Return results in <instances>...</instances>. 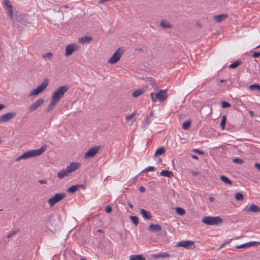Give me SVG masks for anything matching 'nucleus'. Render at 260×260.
<instances>
[{
    "instance_id": "nucleus-1",
    "label": "nucleus",
    "mask_w": 260,
    "mask_h": 260,
    "mask_svg": "<svg viewBox=\"0 0 260 260\" xmlns=\"http://www.w3.org/2000/svg\"><path fill=\"white\" fill-rule=\"evenodd\" d=\"M47 146L44 145L40 148L36 150H31L24 152L22 155L18 157L16 161H18L21 159H27L32 157L40 155L46 150Z\"/></svg>"
},
{
    "instance_id": "nucleus-2",
    "label": "nucleus",
    "mask_w": 260,
    "mask_h": 260,
    "mask_svg": "<svg viewBox=\"0 0 260 260\" xmlns=\"http://www.w3.org/2000/svg\"><path fill=\"white\" fill-rule=\"evenodd\" d=\"M69 87L68 85L59 87L53 93L51 96V100L56 103L59 102L60 100L63 97L64 93L69 90Z\"/></svg>"
},
{
    "instance_id": "nucleus-3",
    "label": "nucleus",
    "mask_w": 260,
    "mask_h": 260,
    "mask_svg": "<svg viewBox=\"0 0 260 260\" xmlns=\"http://www.w3.org/2000/svg\"><path fill=\"white\" fill-rule=\"evenodd\" d=\"M202 222L209 225H218L223 221L222 219L219 216H205L202 220Z\"/></svg>"
},
{
    "instance_id": "nucleus-4",
    "label": "nucleus",
    "mask_w": 260,
    "mask_h": 260,
    "mask_svg": "<svg viewBox=\"0 0 260 260\" xmlns=\"http://www.w3.org/2000/svg\"><path fill=\"white\" fill-rule=\"evenodd\" d=\"M150 97L153 102H156L157 101L163 102L167 97V91L166 90H160L157 93L152 92Z\"/></svg>"
},
{
    "instance_id": "nucleus-5",
    "label": "nucleus",
    "mask_w": 260,
    "mask_h": 260,
    "mask_svg": "<svg viewBox=\"0 0 260 260\" xmlns=\"http://www.w3.org/2000/svg\"><path fill=\"white\" fill-rule=\"evenodd\" d=\"M66 197V194L64 192L57 193L48 200V203L50 207L61 201Z\"/></svg>"
},
{
    "instance_id": "nucleus-6",
    "label": "nucleus",
    "mask_w": 260,
    "mask_h": 260,
    "mask_svg": "<svg viewBox=\"0 0 260 260\" xmlns=\"http://www.w3.org/2000/svg\"><path fill=\"white\" fill-rule=\"evenodd\" d=\"M123 53L124 50L122 48H118L112 56L108 59V63L110 64L116 63L119 60Z\"/></svg>"
},
{
    "instance_id": "nucleus-7",
    "label": "nucleus",
    "mask_w": 260,
    "mask_h": 260,
    "mask_svg": "<svg viewBox=\"0 0 260 260\" xmlns=\"http://www.w3.org/2000/svg\"><path fill=\"white\" fill-rule=\"evenodd\" d=\"M48 84V80L47 79H44L41 85H39L36 88L32 90L30 92L29 95L31 96L38 95L40 93L44 91Z\"/></svg>"
},
{
    "instance_id": "nucleus-8",
    "label": "nucleus",
    "mask_w": 260,
    "mask_h": 260,
    "mask_svg": "<svg viewBox=\"0 0 260 260\" xmlns=\"http://www.w3.org/2000/svg\"><path fill=\"white\" fill-rule=\"evenodd\" d=\"M44 103L43 99H39L32 103L28 107L29 112H32L36 111L38 108L41 107Z\"/></svg>"
},
{
    "instance_id": "nucleus-9",
    "label": "nucleus",
    "mask_w": 260,
    "mask_h": 260,
    "mask_svg": "<svg viewBox=\"0 0 260 260\" xmlns=\"http://www.w3.org/2000/svg\"><path fill=\"white\" fill-rule=\"evenodd\" d=\"M177 246L183 247L188 249H193L195 248L194 243L191 241H181L177 243Z\"/></svg>"
},
{
    "instance_id": "nucleus-10",
    "label": "nucleus",
    "mask_w": 260,
    "mask_h": 260,
    "mask_svg": "<svg viewBox=\"0 0 260 260\" xmlns=\"http://www.w3.org/2000/svg\"><path fill=\"white\" fill-rule=\"evenodd\" d=\"M3 5L5 7L8 12V16L11 19L13 18V11L12 9V6L9 0H3Z\"/></svg>"
},
{
    "instance_id": "nucleus-11",
    "label": "nucleus",
    "mask_w": 260,
    "mask_h": 260,
    "mask_svg": "<svg viewBox=\"0 0 260 260\" xmlns=\"http://www.w3.org/2000/svg\"><path fill=\"white\" fill-rule=\"evenodd\" d=\"M100 149V146H95L90 148L84 155L85 158H91L94 156Z\"/></svg>"
},
{
    "instance_id": "nucleus-12",
    "label": "nucleus",
    "mask_w": 260,
    "mask_h": 260,
    "mask_svg": "<svg viewBox=\"0 0 260 260\" xmlns=\"http://www.w3.org/2000/svg\"><path fill=\"white\" fill-rule=\"evenodd\" d=\"M78 50V47L76 44H69L66 47L65 55L66 56H69L71 55L75 51H77Z\"/></svg>"
},
{
    "instance_id": "nucleus-13",
    "label": "nucleus",
    "mask_w": 260,
    "mask_h": 260,
    "mask_svg": "<svg viewBox=\"0 0 260 260\" xmlns=\"http://www.w3.org/2000/svg\"><path fill=\"white\" fill-rule=\"evenodd\" d=\"M16 116L14 112H8L0 116V122H6L12 119Z\"/></svg>"
},
{
    "instance_id": "nucleus-14",
    "label": "nucleus",
    "mask_w": 260,
    "mask_h": 260,
    "mask_svg": "<svg viewBox=\"0 0 260 260\" xmlns=\"http://www.w3.org/2000/svg\"><path fill=\"white\" fill-rule=\"evenodd\" d=\"M80 166V165L79 162H72L70 163L69 166H67L66 170H67V173L69 174L78 169Z\"/></svg>"
},
{
    "instance_id": "nucleus-15",
    "label": "nucleus",
    "mask_w": 260,
    "mask_h": 260,
    "mask_svg": "<svg viewBox=\"0 0 260 260\" xmlns=\"http://www.w3.org/2000/svg\"><path fill=\"white\" fill-rule=\"evenodd\" d=\"M244 211L246 212H260V208L254 204H251L250 207H246L244 209Z\"/></svg>"
},
{
    "instance_id": "nucleus-16",
    "label": "nucleus",
    "mask_w": 260,
    "mask_h": 260,
    "mask_svg": "<svg viewBox=\"0 0 260 260\" xmlns=\"http://www.w3.org/2000/svg\"><path fill=\"white\" fill-rule=\"evenodd\" d=\"M154 116L153 112H151L148 116H147L143 121L144 127L147 128L150 123L151 122L152 118Z\"/></svg>"
},
{
    "instance_id": "nucleus-17",
    "label": "nucleus",
    "mask_w": 260,
    "mask_h": 260,
    "mask_svg": "<svg viewBox=\"0 0 260 260\" xmlns=\"http://www.w3.org/2000/svg\"><path fill=\"white\" fill-rule=\"evenodd\" d=\"M148 230L154 233L157 232L161 230V227L158 224L151 223L148 227Z\"/></svg>"
},
{
    "instance_id": "nucleus-18",
    "label": "nucleus",
    "mask_w": 260,
    "mask_h": 260,
    "mask_svg": "<svg viewBox=\"0 0 260 260\" xmlns=\"http://www.w3.org/2000/svg\"><path fill=\"white\" fill-rule=\"evenodd\" d=\"M228 17V15L226 14H221L218 15H215L213 17L214 20L216 22H220L224 20Z\"/></svg>"
},
{
    "instance_id": "nucleus-19",
    "label": "nucleus",
    "mask_w": 260,
    "mask_h": 260,
    "mask_svg": "<svg viewBox=\"0 0 260 260\" xmlns=\"http://www.w3.org/2000/svg\"><path fill=\"white\" fill-rule=\"evenodd\" d=\"M140 214L142 217L146 219L150 220L152 218L150 212L144 209H141L140 210Z\"/></svg>"
},
{
    "instance_id": "nucleus-20",
    "label": "nucleus",
    "mask_w": 260,
    "mask_h": 260,
    "mask_svg": "<svg viewBox=\"0 0 260 260\" xmlns=\"http://www.w3.org/2000/svg\"><path fill=\"white\" fill-rule=\"evenodd\" d=\"M160 175L170 178H172L174 176L173 173L172 171L166 170L161 171V172L160 173Z\"/></svg>"
},
{
    "instance_id": "nucleus-21",
    "label": "nucleus",
    "mask_w": 260,
    "mask_h": 260,
    "mask_svg": "<svg viewBox=\"0 0 260 260\" xmlns=\"http://www.w3.org/2000/svg\"><path fill=\"white\" fill-rule=\"evenodd\" d=\"M83 187V185H72L68 189L67 191L69 192H70V193H73V192H75L76 191H77V190H78V189L80 187Z\"/></svg>"
},
{
    "instance_id": "nucleus-22",
    "label": "nucleus",
    "mask_w": 260,
    "mask_h": 260,
    "mask_svg": "<svg viewBox=\"0 0 260 260\" xmlns=\"http://www.w3.org/2000/svg\"><path fill=\"white\" fill-rule=\"evenodd\" d=\"M160 26L164 28H172L173 27V25L164 20H161L160 22Z\"/></svg>"
},
{
    "instance_id": "nucleus-23",
    "label": "nucleus",
    "mask_w": 260,
    "mask_h": 260,
    "mask_svg": "<svg viewBox=\"0 0 260 260\" xmlns=\"http://www.w3.org/2000/svg\"><path fill=\"white\" fill-rule=\"evenodd\" d=\"M92 38L88 36H84L83 37L79 39V42L82 43V44L89 43L91 41Z\"/></svg>"
},
{
    "instance_id": "nucleus-24",
    "label": "nucleus",
    "mask_w": 260,
    "mask_h": 260,
    "mask_svg": "<svg viewBox=\"0 0 260 260\" xmlns=\"http://www.w3.org/2000/svg\"><path fill=\"white\" fill-rule=\"evenodd\" d=\"M145 91V90L143 88L138 89L133 92V96L135 98H137L142 95Z\"/></svg>"
},
{
    "instance_id": "nucleus-25",
    "label": "nucleus",
    "mask_w": 260,
    "mask_h": 260,
    "mask_svg": "<svg viewBox=\"0 0 260 260\" xmlns=\"http://www.w3.org/2000/svg\"><path fill=\"white\" fill-rule=\"evenodd\" d=\"M69 175V174H68V173H67V170L65 169L61 170L59 172H58L57 176L58 178L62 179L66 176H68Z\"/></svg>"
},
{
    "instance_id": "nucleus-26",
    "label": "nucleus",
    "mask_w": 260,
    "mask_h": 260,
    "mask_svg": "<svg viewBox=\"0 0 260 260\" xmlns=\"http://www.w3.org/2000/svg\"><path fill=\"white\" fill-rule=\"evenodd\" d=\"M254 244H255V242H250L246 243H244V244H243L237 246L236 247L237 249H241V248H247V247H248L249 246H250L254 245Z\"/></svg>"
},
{
    "instance_id": "nucleus-27",
    "label": "nucleus",
    "mask_w": 260,
    "mask_h": 260,
    "mask_svg": "<svg viewBox=\"0 0 260 260\" xmlns=\"http://www.w3.org/2000/svg\"><path fill=\"white\" fill-rule=\"evenodd\" d=\"M129 260H145V258L142 255H132Z\"/></svg>"
},
{
    "instance_id": "nucleus-28",
    "label": "nucleus",
    "mask_w": 260,
    "mask_h": 260,
    "mask_svg": "<svg viewBox=\"0 0 260 260\" xmlns=\"http://www.w3.org/2000/svg\"><path fill=\"white\" fill-rule=\"evenodd\" d=\"M57 103L53 101L51 99L50 103L49 105H48V107L46 108V110L47 112H49L51 111L53 108L55 107Z\"/></svg>"
},
{
    "instance_id": "nucleus-29",
    "label": "nucleus",
    "mask_w": 260,
    "mask_h": 260,
    "mask_svg": "<svg viewBox=\"0 0 260 260\" xmlns=\"http://www.w3.org/2000/svg\"><path fill=\"white\" fill-rule=\"evenodd\" d=\"M165 152V148L164 147H160L158 148L156 150L155 153H154V155L157 156L158 155H162V154H164Z\"/></svg>"
},
{
    "instance_id": "nucleus-30",
    "label": "nucleus",
    "mask_w": 260,
    "mask_h": 260,
    "mask_svg": "<svg viewBox=\"0 0 260 260\" xmlns=\"http://www.w3.org/2000/svg\"><path fill=\"white\" fill-rule=\"evenodd\" d=\"M220 178L221 181H222L226 184H228L230 185H232L233 184L232 182L227 177L225 176L221 175L220 176Z\"/></svg>"
},
{
    "instance_id": "nucleus-31",
    "label": "nucleus",
    "mask_w": 260,
    "mask_h": 260,
    "mask_svg": "<svg viewBox=\"0 0 260 260\" xmlns=\"http://www.w3.org/2000/svg\"><path fill=\"white\" fill-rule=\"evenodd\" d=\"M226 120V115L222 116L221 121L220 124V126L222 130L224 129L225 128Z\"/></svg>"
},
{
    "instance_id": "nucleus-32",
    "label": "nucleus",
    "mask_w": 260,
    "mask_h": 260,
    "mask_svg": "<svg viewBox=\"0 0 260 260\" xmlns=\"http://www.w3.org/2000/svg\"><path fill=\"white\" fill-rule=\"evenodd\" d=\"M242 64V61L240 60H237L234 63H231L229 67L231 69H235L237 68L238 66Z\"/></svg>"
},
{
    "instance_id": "nucleus-33",
    "label": "nucleus",
    "mask_w": 260,
    "mask_h": 260,
    "mask_svg": "<svg viewBox=\"0 0 260 260\" xmlns=\"http://www.w3.org/2000/svg\"><path fill=\"white\" fill-rule=\"evenodd\" d=\"M235 199L238 201H242L244 199V196L240 192H237L235 195Z\"/></svg>"
},
{
    "instance_id": "nucleus-34",
    "label": "nucleus",
    "mask_w": 260,
    "mask_h": 260,
    "mask_svg": "<svg viewBox=\"0 0 260 260\" xmlns=\"http://www.w3.org/2000/svg\"><path fill=\"white\" fill-rule=\"evenodd\" d=\"M130 218L135 225H137L139 224V218L137 216H131Z\"/></svg>"
},
{
    "instance_id": "nucleus-35",
    "label": "nucleus",
    "mask_w": 260,
    "mask_h": 260,
    "mask_svg": "<svg viewBox=\"0 0 260 260\" xmlns=\"http://www.w3.org/2000/svg\"><path fill=\"white\" fill-rule=\"evenodd\" d=\"M249 88L252 90H257L258 91H260V86L258 84L250 85L249 86Z\"/></svg>"
},
{
    "instance_id": "nucleus-36",
    "label": "nucleus",
    "mask_w": 260,
    "mask_h": 260,
    "mask_svg": "<svg viewBox=\"0 0 260 260\" xmlns=\"http://www.w3.org/2000/svg\"><path fill=\"white\" fill-rule=\"evenodd\" d=\"M190 124H191V123H190V121H189V120L186 121L182 124V128L185 130L187 129L190 127Z\"/></svg>"
},
{
    "instance_id": "nucleus-37",
    "label": "nucleus",
    "mask_w": 260,
    "mask_h": 260,
    "mask_svg": "<svg viewBox=\"0 0 260 260\" xmlns=\"http://www.w3.org/2000/svg\"><path fill=\"white\" fill-rule=\"evenodd\" d=\"M176 212L180 215H183L185 213V211L182 208L177 207L176 209Z\"/></svg>"
},
{
    "instance_id": "nucleus-38",
    "label": "nucleus",
    "mask_w": 260,
    "mask_h": 260,
    "mask_svg": "<svg viewBox=\"0 0 260 260\" xmlns=\"http://www.w3.org/2000/svg\"><path fill=\"white\" fill-rule=\"evenodd\" d=\"M155 168L154 167L149 166L146 168L144 170L142 171V173L149 172V171H154Z\"/></svg>"
},
{
    "instance_id": "nucleus-39",
    "label": "nucleus",
    "mask_w": 260,
    "mask_h": 260,
    "mask_svg": "<svg viewBox=\"0 0 260 260\" xmlns=\"http://www.w3.org/2000/svg\"><path fill=\"white\" fill-rule=\"evenodd\" d=\"M136 114L135 113L133 112L130 115H127L125 117V120L126 122H128L129 120H130L132 118H133L135 116Z\"/></svg>"
},
{
    "instance_id": "nucleus-40",
    "label": "nucleus",
    "mask_w": 260,
    "mask_h": 260,
    "mask_svg": "<svg viewBox=\"0 0 260 260\" xmlns=\"http://www.w3.org/2000/svg\"><path fill=\"white\" fill-rule=\"evenodd\" d=\"M231 107V104L225 101L222 102V107L223 108H227Z\"/></svg>"
},
{
    "instance_id": "nucleus-41",
    "label": "nucleus",
    "mask_w": 260,
    "mask_h": 260,
    "mask_svg": "<svg viewBox=\"0 0 260 260\" xmlns=\"http://www.w3.org/2000/svg\"><path fill=\"white\" fill-rule=\"evenodd\" d=\"M18 231L19 229L11 231L10 234L7 235V238H10L13 235L16 234Z\"/></svg>"
},
{
    "instance_id": "nucleus-42",
    "label": "nucleus",
    "mask_w": 260,
    "mask_h": 260,
    "mask_svg": "<svg viewBox=\"0 0 260 260\" xmlns=\"http://www.w3.org/2000/svg\"><path fill=\"white\" fill-rule=\"evenodd\" d=\"M233 162L238 164H242L244 162V161L242 159L235 158L233 159Z\"/></svg>"
},
{
    "instance_id": "nucleus-43",
    "label": "nucleus",
    "mask_w": 260,
    "mask_h": 260,
    "mask_svg": "<svg viewBox=\"0 0 260 260\" xmlns=\"http://www.w3.org/2000/svg\"><path fill=\"white\" fill-rule=\"evenodd\" d=\"M52 56V53L51 52H47V53L44 54L43 56H42V57L43 58H46V57H48V58H51V57Z\"/></svg>"
},
{
    "instance_id": "nucleus-44",
    "label": "nucleus",
    "mask_w": 260,
    "mask_h": 260,
    "mask_svg": "<svg viewBox=\"0 0 260 260\" xmlns=\"http://www.w3.org/2000/svg\"><path fill=\"white\" fill-rule=\"evenodd\" d=\"M112 207L110 206H107L105 208V211L107 213H111L112 212Z\"/></svg>"
},
{
    "instance_id": "nucleus-45",
    "label": "nucleus",
    "mask_w": 260,
    "mask_h": 260,
    "mask_svg": "<svg viewBox=\"0 0 260 260\" xmlns=\"http://www.w3.org/2000/svg\"><path fill=\"white\" fill-rule=\"evenodd\" d=\"M252 56L254 58H257L260 56V52H255L253 53Z\"/></svg>"
},
{
    "instance_id": "nucleus-46",
    "label": "nucleus",
    "mask_w": 260,
    "mask_h": 260,
    "mask_svg": "<svg viewBox=\"0 0 260 260\" xmlns=\"http://www.w3.org/2000/svg\"><path fill=\"white\" fill-rule=\"evenodd\" d=\"M232 241V239H229V240L226 241V242H225L224 243L222 244L220 246V248H223L226 244H229L230 242Z\"/></svg>"
},
{
    "instance_id": "nucleus-47",
    "label": "nucleus",
    "mask_w": 260,
    "mask_h": 260,
    "mask_svg": "<svg viewBox=\"0 0 260 260\" xmlns=\"http://www.w3.org/2000/svg\"><path fill=\"white\" fill-rule=\"evenodd\" d=\"M193 151L196 152V153H197L198 154H204V152L203 151L199 150L197 149H194L193 150Z\"/></svg>"
},
{
    "instance_id": "nucleus-48",
    "label": "nucleus",
    "mask_w": 260,
    "mask_h": 260,
    "mask_svg": "<svg viewBox=\"0 0 260 260\" xmlns=\"http://www.w3.org/2000/svg\"><path fill=\"white\" fill-rule=\"evenodd\" d=\"M153 257L154 258H161V253L154 254L153 255Z\"/></svg>"
},
{
    "instance_id": "nucleus-49",
    "label": "nucleus",
    "mask_w": 260,
    "mask_h": 260,
    "mask_svg": "<svg viewBox=\"0 0 260 260\" xmlns=\"http://www.w3.org/2000/svg\"><path fill=\"white\" fill-rule=\"evenodd\" d=\"M161 257H167L169 256V254L166 252L161 253Z\"/></svg>"
},
{
    "instance_id": "nucleus-50",
    "label": "nucleus",
    "mask_w": 260,
    "mask_h": 260,
    "mask_svg": "<svg viewBox=\"0 0 260 260\" xmlns=\"http://www.w3.org/2000/svg\"><path fill=\"white\" fill-rule=\"evenodd\" d=\"M148 79V80L151 82L152 85L153 86V84L155 83V80L151 77H149Z\"/></svg>"
},
{
    "instance_id": "nucleus-51",
    "label": "nucleus",
    "mask_w": 260,
    "mask_h": 260,
    "mask_svg": "<svg viewBox=\"0 0 260 260\" xmlns=\"http://www.w3.org/2000/svg\"><path fill=\"white\" fill-rule=\"evenodd\" d=\"M254 167L256 168V169L260 171V164L255 163Z\"/></svg>"
},
{
    "instance_id": "nucleus-52",
    "label": "nucleus",
    "mask_w": 260,
    "mask_h": 260,
    "mask_svg": "<svg viewBox=\"0 0 260 260\" xmlns=\"http://www.w3.org/2000/svg\"><path fill=\"white\" fill-rule=\"evenodd\" d=\"M39 182L41 184H46L47 183V181L45 180H39Z\"/></svg>"
},
{
    "instance_id": "nucleus-53",
    "label": "nucleus",
    "mask_w": 260,
    "mask_h": 260,
    "mask_svg": "<svg viewBox=\"0 0 260 260\" xmlns=\"http://www.w3.org/2000/svg\"><path fill=\"white\" fill-rule=\"evenodd\" d=\"M139 190L141 191V192H144L145 191V188L144 187V186H141L140 188H139Z\"/></svg>"
},
{
    "instance_id": "nucleus-54",
    "label": "nucleus",
    "mask_w": 260,
    "mask_h": 260,
    "mask_svg": "<svg viewBox=\"0 0 260 260\" xmlns=\"http://www.w3.org/2000/svg\"><path fill=\"white\" fill-rule=\"evenodd\" d=\"M209 200L210 201V202H213V201H214L215 199L213 197H210L209 198Z\"/></svg>"
},
{
    "instance_id": "nucleus-55",
    "label": "nucleus",
    "mask_w": 260,
    "mask_h": 260,
    "mask_svg": "<svg viewBox=\"0 0 260 260\" xmlns=\"http://www.w3.org/2000/svg\"><path fill=\"white\" fill-rule=\"evenodd\" d=\"M191 157L193 159H198V157L197 156V155H192L191 156Z\"/></svg>"
},
{
    "instance_id": "nucleus-56",
    "label": "nucleus",
    "mask_w": 260,
    "mask_h": 260,
    "mask_svg": "<svg viewBox=\"0 0 260 260\" xmlns=\"http://www.w3.org/2000/svg\"><path fill=\"white\" fill-rule=\"evenodd\" d=\"M5 107L4 105L0 104V110L3 109Z\"/></svg>"
},
{
    "instance_id": "nucleus-57",
    "label": "nucleus",
    "mask_w": 260,
    "mask_h": 260,
    "mask_svg": "<svg viewBox=\"0 0 260 260\" xmlns=\"http://www.w3.org/2000/svg\"><path fill=\"white\" fill-rule=\"evenodd\" d=\"M128 206H129L131 209H133V205L131 203H129L128 204Z\"/></svg>"
},
{
    "instance_id": "nucleus-58",
    "label": "nucleus",
    "mask_w": 260,
    "mask_h": 260,
    "mask_svg": "<svg viewBox=\"0 0 260 260\" xmlns=\"http://www.w3.org/2000/svg\"><path fill=\"white\" fill-rule=\"evenodd\" d=\"M62 7L67 8L69 7V6H68V5H62V6H61V8H62Z\"/></svg>"
},
{
    "instance_id": "nucleus-59",
    "label": "nucleus",
    "mask_w": 260,
    "mask_h": 260,
    "mask_svg": "<svg viewBox=\"0 0 260 260\" xmlns=\"http://www.w3.org/2000/svg\"><path fill=\"white\" fill-rule=\"evenodd\" d=\"M198 174V172H193L192 175L194 176L197 175Z\"/></svg>"
},
{
    "instance_id": "nucleus-60",
    "label": "nucleus",
    "mask_w": 260,
    "mask_h": 260,
    "mask_svg": "<svg viewBox=\"0 0 260 260\" xmlns=\"http://www.w3.org/2000/svg\"><path fill=\"white\" fill-rule=\"evenodd\" d=\"M225 82V80H224V79H221V80H220V83H223V82Z\"/></svg>"
},
{
    "instance_id": "nucleus-61",
    "label": "nucleus",
    "mask_w": 260,
    "mask_h": 260,
    "mask_svg": "<svg viewBox=\"0 0 260 260\" xmlns=\"http://www.w3.org/2000/svg\"><path fill=\"white\" fill-rule=\"evenodd\" d=\"M259 47H260V45H258V46H257V47L255 48V49L258 48H259Z\"/></svg>"
},
{
    "instance_id": "nucleus-62",
    "label": "nucleus",
    "mask_w": 260,
    "mask_h": 260,
    "mask_svg": "<svg viewBox=\"0 0 260 260\" xmlns=\"http://www.w3.org/2000/svg\"><path fill=\"white\" fill-rule=\"evenodd\" d=\"M250 114L253 115V113L252 112H250Z\"/></svg>"
},
{
    "instance_id": "nucleus-63",
    "label": "nucleus",
    "mask_w": 260,
    "mask_h": 260,
    "mask_svg": "<svg viewBox=\"0 0 260 260\" xmlns=\"http://www.w3.org/2000/svg\"><path fill=\"white\" fill-rule=\"evenodd\" d=\"M81 260H86V259H84V258H81Z\"/></svg>"
}]
</instances>
